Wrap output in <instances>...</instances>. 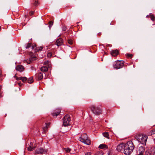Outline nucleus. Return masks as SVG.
<instances>
[{
  "label": "nucleus",
  "instance_id": "nucleus-1",
  "mask_svg": "<svg viewBox=\"0 0 155 155\" xmlns=\"http://www.w3.org/2000/svg\"><path fill=\"white\" fill-rule=\"evenodd\" d=\"M134 146L131 141H130L124 144V153L126 155H130L133 152Z\"/></svg>",
  "mask_w": 155,
  "mask_h": 155
},
{
  "label": "nucleus",
  "instance_id": "nucleus-2",
  "mask_svg": "<svg viewBox=\"0 0 155 155\" xmlns=\"http://www.w3.org/2000/svg\"><path fill=\"white\" fill-rule=\"evenodd\" d=\"M135 138L141 144L145 145L147 140V137L145 135L143 134H137L135 136Z\"/></svg>",
  "mask_w": 155,
  "mask_h": 155
},
{
  "label": "nucleus",
  "instance_id": "nucleus-3",
  "mask_svg": "<svg viewBox=\"0 0 155 155\" xmlns=\"http://www.w3.org/2000/svg\"><path fill=\"white\" fill-rule=\"evenodd\" d=\"M79 140L80 141L88 145L91 144V141L88 138L87 135L86 134H82L79 137Z\"/></svg>",
  "mask_w": 155,
  "mask_h": 155
},
{
  "label": "nucleus",
  "instance_id": "nucleus-4",
  "mask_svg": "<svg viewBox=\"0 0 155 155\" xmlns=\"http://www.w3.org/2000/svg\"><path fill=\"white\" fill-rule=\"evenodd\" d=\"M90 108L92 112L96 115H99L102 114V109L98 106L92 105L90 106Z\"/></svg>",
  "mask_w": 155,
  "mask_h": 155
},
{
  "label": "nucleus",
  "instance_id": "nucleus-5",
  "mask_svg": "<svg viewBox=\"0 0 155 155\" xmlns=\"http://www.w3.org/2000/svg\"><path fill=\"white\" fill-rule=\"evenodd\" d=\"M124 62L122 61H117L115 62L114 65V67L116 69H119L122 68L124 66Z\"/></svg>",
  "mask_w": 155,
  "mask_h": 155
},
{
  "label": "nucleus",
  "instance_id": "nucleus-6",
  "mask_svg": "<svg viewBox=\"0 0 155 155\" xmlns=\"http://www.w3.org/2000/svg\"><path fill=\"white\" fill-rule=\"evenodd\" d=\"M63 124L64 126H66L69 124L71 121V118L69 115H66L63 119Z\"/></svg>",
  "mask_w": 155,
  "mask_h": 155
},
{
  "label": "nucleus",
  "instance_id": "nucleus-7",
  "mask_svg": "<svg viewBox=\"0 0 155 155\" xmlns=\"http://www.w3.org/2000/svg\"><path fill=\"white\" fill-rule=\"evenodd\" d=\"M146 150L145 147L141 146L138 148L137 150V154L138 155H144Z\"/></svg>",
  "mask_w": 155,
  "mask_h": 155
},
{
  "label": "nucleus",
  "instance_id": "nucleus-8",
  "mask_svg": "<svg viewBox=\"0 0 155 155\" xmlns=\"http://www.w3.org/2000/svg\"><path fill=\"white\" fill-rule=\"evenodd\" d=\"M35 143H31L30 145L28 148V150L29 151H32L36 147Z\"/></svg>",
  "mask_w": 155,
  "mask_h": 155
},
{
  "label": "nucleus",
  "instance_id": "nucleus-9",
  "mask_svg": "<svg viewBox=\"0 0 155 155\" xmlns=\"http://www.w3.org/2000/svg\"><path fill=\"white\" fill-rule=\"evenodd\" d=\"M124 143H121L118 145L117 147V149L118 151H121L123 149L124 150Z\"/></svg>",
  "mask_w": 155,
  "mask_h": 155
},
{
  "label": "nucleus",
  "instance_id": "nucleus-10",
  "mask_svg": "<svg viewBox=\"0 0 155 155\" xmlns=\"http://www.w3.org/2000/svg\"><path fill=\"white\" fill-rule=\"evenodd\" d=\"M45 127H42L43 128V133H45L46 131L48 130V128L50 127V123H48V124L45 123Z\"/></svg>",
  "mask_w": 155,
  "mask_h": 155
},
{
  "label": "nucleus",
  "instance_id": "nucleus-11",
  "mask_svg": "<svg viewBox=\"0 0 155 155\" xmlns=\"http://www.w3.org/2000/svg\"><path fill=\"white\" fill-rule=\"evenodd\" d=\"M37 59V58L35 56L32 57L30 58H29L28 59V60L27 61L26 60H24L25 62L27 61V62L28 64H30V62L31 61H34L36 60Z\"/></svg>",
  "mask_w": 155,
  "mask_h": 155
},
{
  "label": "nucleus",
  "instance_id": "nucleus-12",
  "mask_svg": "<svg viewBox=\"0 0 155 155\" xmlns=\"http://www.w3.org/2000/svg\"><path fill=\"white\" fill-rule=\"evenodd\" d=\"M110 53L113 56H117L119 54V51L117 50H112L111 51Z\"/></svg>",
  "mask_w": 155,
  "mask_h": 155
},
{
  "label": "nucleus",
  "instance_id": "nucleus-13",
  "mask_svg": "<svg viewBox=\"0 0 155 155\" xmlns=\"http://www.w3.org/2000/svg\"><path fill=\"white\" fill-rule=\"evenodd\" d=\"M63 43V41L62 39L60 38L58 39L56 42V44L58 46L61 45Z\"/></svg>",
  "mask_w": 155,
  "mask_h": 155
},
{
  "label": "nucleus",
  "instance_id": "nucleus-14",
  "mask_svg": "<svg viewBox=\"0 0 155 155\" xmlns=\"http://www.w3.org/2000/svg\"><path fill=\"white\" fill-rule=\"evenodd\" d=\"M16 70L20 72H21L23 71L24 68V67L22 65H18L16 67Z\"/></svg>",
  "mask_w": 155,
  "mask_h": 155
},
{
  "label": "nucleus",
  "instance_id": "nucleus-15",
  "mask_svg": "<svg viewBox=\"0 0 155 155\" xmlns=\"http://www.w3.org/2000/svg\"><path fill=\"white\" fill-rule=\"evenodd\" d=\"M60 110L59 109H58L56 110L55 112L53 113L52 114L53 116L57 117L60 114Z\"/></svg>",
  "mask_w": 155,
  "mask_h": 155
},
{
  "label": "nucleus",
  "instance_id": "nucleus-16",
  "mask_svg": "<svg viewBox=\"0 0 155 155\" xmlns=\"http://www.w3.org/2000/svg\"><path fill=\"white\" fill-rule=\"evenodd\" d=\"M99 148L101 149H104L108 148L107 145L104 144L100 145L99 147Z\"/></svg>",
  "mask_w": 155,
  "mask_h": 155
},
{
  "label": "nucleus",
  "instance_id": "nucleus-17",
  "mask_svg": "<svg viewBox=\"0 0 155 155\" xmlns=\"http://www.w3.org/2000/svg\"><path fill=\"white\" fill-rule=\"evenodd\" d=\"M17 80H21L22 81H26L27 78L25 77H22L16 78Z\"/></svg>",
  "mask_w": 155,
  "mask_h": 155
},
{
  "label": "nucleus",
  "instance_id": "nucleus-18",
  "mask_svg": "<svg viewBox=\"0 0 155 155\" xmlns=\"http://www.w3.org/2000/svg\"><path fill=\"white\" fill-rule=\"evenodd\" d=\"M41 70L42 71H48V68L46 66L42 67L41 68Z\"/></svg>",
  "mask_w": 155,
  "mask_h": 155
},
{
  "label": "nucleus",
  "instance_id": "nucleus-19",
  "mask_svg": "<svg viewBox=\"0 0 155 155\" xmlns=\"http://www.w3.org/2000/svg\"><path fill=\"white\" fill-rule=\"evenodd\" d=\"M47 152V151L46 150L43 149L42 148H41L39 150V153L42 154L43 153H46Z\"/></svg>",
  "mask_w": 155,
  "mask_h": 155
},
{
  "label": "nucleus",
  "instance_id": "nucleus-20",
  "mask_svg": "<svg viewBox=\"0 0 155 155\" xmlns=\"http://www.w3.org/2000/svg\"><path fill=\"white\" fill-rule=\"evenodd\" d=\"M103 135L107 139H109V136L108 132L104 133H103Z\"/></svg>",
  "mask_w": 155,
  "mask_h": 155
},
{
  "label": "nucleus",
  "instance_id": "nucleus-21",
  "mask_svg": "<svg viewBox=\"0 0 155 155\" xmlns=\"http://www.w3.org/2000/svg\"><path fill=\"white\" fill-rule=\"evenodd\" d=\"M147 17L150 18L152 21H154L155 19V17L154 15L152 14H150L149 15L147 16Z\"/></svg>",
  "mask_w": 155,
  "mask_h": 155
},
{
  "label": "nucleus",
  "instance_id": "nucleus-22",
  "mask_svg": "<svg viewBox=\"0 0 155 155\" xmlns=\"http://www.w3.org/2000/svg\"><path fill=\"white\" fill-rule=\"evenodd\" d=\"M145 155H153L152 153L148 150H146L145 151Z\"/></svg>",
  "mask_w": 155,
  "mask_h": 155
},
{
  "label": "nucleus",
  "instance_id": "nucleus-23",
  "mask_svg": "<svg viewBox=\"0 0 155 155\" xmlns=\"http://www.w3.org/2000/svg\"><path fill=\"white\" fill-rule=\"evenodd\" d=\"M33 82V78L31 77L29 78L28 80V82L29 84H31Z\"/></svg>",
  "mask_w": 155,
  "mask_h": 155
},
{
  "label": "nucleus",
  "instance_id": "nucleus-24",
  "mask_svg": "<svg viewBox=\"0 0 155 155\" xmlns=\"http://www.w3.org/2000/svg\"><path fill=\"white\" fill-rule=\"evenodd\" d=\"M53 22L52 21H49L48 24L49 25V28H51V26L53 25Z\"/></svg>",
  "mask_w": 155,
  "mask_h": 155
},
{
  "label": "nucleus",
  "instance_id": "nucleus-25",
  "mask_svg": "<svg viewBox=\"0 0 155 155\" xmlns=\"http://www.w3.org/2000/svg\"><path fill=\"white\" fill-rule=\"evenodd\" d=\"M126 55L127 57L130 58H132L133 56L132 54L130 53H127L126 54Z\"/></svg>",
  "mask_w": 155,
  "mask_h": 155
},
{
  "label": "nucleus",
  "instance_id": "nucleus-26",
  "mask_svg": "<svg viewBox=\"0 0 155 155\" xmlns=\"http://www.w3.org/2000/svg\"><path fill=\"white\" fill-rule=\"evenodd\" d=\"M68 43L70 45H72L73 43V41L71 39H68Z\"/></svg>",
  "mask_w": 155,
  "mask_h": 155
},
{
  "label": "nucleus",
  "instance_id": "nucleus-27",
  "mask_svg": "<svg viewBox=\"0 0 155 155\" xmlns=\"http://www.w3.org/2000/svg\"><path fill=\"white\" fill-rule=\"evenodd\" d=\"M43 78V74L42 73L39 72V80L42 79Z\"/></svg>",
  "mask_w": 155,
  "mask_h": 155
},
{
  "label": "nucleus",
  "instance_id": "nucleus-28",
  "mask_svg": "<svg viewBox=\"0 0 155 155\" xmlns=\"http://www.w3.org/2000/svg\"><path fill=\"white\" fill-rule=\"evenodd\" d=\"M50 61H46L44 62V64L48 65L49 64Z\"/></svg>",
  "mask_w": 155,
  "mask_h": 155
},
{
  "label": "nucleus",
  "instance_id": "nucleus-29",
  "mask_svg": "<svg viewBox=\"0 0 155 155\" xmlns=\"http://www.w3.org/2000/svg\"><path fill=\"white\" fill-rule=\"evenodd\" d=\"M52 55V53L51 52H49L47 54V57L48 58H50L51 57V56Z\"/></svg>",
  "mask_w": 155,
  "mask_h": 155
},
{
  "label": "nucleus",
  "instance_id": "nucleus-30",
  "mask_svg": "<svg viewBox=\"0 0 155 155\" xmlns=\"http://www.w3.org/2000/svg\"><path fill=\"white\" fill-rule=\"evenodd\" d=\"M65 150L67 152H69L71 150V149L69 148H65Z\"/></svg>",
  "mask_w": 155,
  "mask_h": 155
},
{
  "label": "nucleus",
  "instance_id": "nucleus-31",
  "mask_svg": "<svg viewBox=\"0 0 155 155\" xmlns=\"http://www.w3.org/2000/svg\"><path fill=\"white\" fill-rule=\"evenodd\" d=\"M85 155H91V152H87L85 153Z\"/></svg>",
  "mask_w": 155,
  "mask_h": 155
},
{
  "label": "nucleus",
  "instance_id": "nucleus-32",
  "mask_svg": "<svg viewBox=\"0 0 155 155\" xmlns=\"http://www.w3.org/2000/svg\"><path fill=\"white\" fill-rule=\"evenodd\" d=\"M31 46V45L30 43H28L26 47V48H28Z\"/></svg>",
  "mask_w": 155,
  "mask_h": 155
},
{
  "label": "nucleus",
  "instance_id": "nucleus-33",
  "mask_svg": "<svg viewBox=\"0 0 155 155\" xmlns=\"http://www.w3.org/2000/svg\"><path fill=\"white\" fill-rule=\"evenodd\" d=\"M95 155H102V154L101 152H97Z\"/></svg>",
  "mask_w": 155,
  "mask_h": 155
},
{
  "label": "nucleus",
  "instance_id": "nucleus-34",
  "mask_svg": "<svg viewBox=\"0 0 155 155\" xmlns=\"http://www.w3.org/2000/svg\"><path fill=\"white\" fill-rule=\"evenodd\" d=\"M66 29H67V28H66V26H63L62 27V30L63 31H66Z\"/></svg>",
  "mask_w": 155,
  "mask_h": 155
},
{
  "label": "nucleus",
  "instance_id": "nucleus-35",
  "mask_svg": "<svg viewBox=\"0 0 155 155\" xmlns=\"http://www.w3.org/2000/svg\"><path fill=\"white\" fill-rule=\"evenodd\" d=\"M155 134V129L152 130L151 132V134Z\"/></svg>",
  "mask_w": 155,
  "mask_h": 155
},
{
  "label": "nucleus",
  "instance_id": "nucleus-36",
  "mask_svg": "<svg viewBox=\"0 0 155 155\" xmlns=\"http://www.w3.org/2000/svg\"><path fill=\"white\" fill-rule=\"evenodd\" d=\"M38 1H35V2L34 3V4L35 5L38 6Z\"/></svg>",
  "mask_w": 155,
  "mask_h": 155
},
{
  "label": "nucleus",
  "instance_id": "nucleus-37",
  "mask_svg": "<svg viewBox=\"0 0 155 155\" xmlns=\"http://www.w3.org/2000/svg\"><path fill=\"white\" fill-rule=\"evenodd\" d=\"M43 48L42 46L39 47V51L41 50Z\"/></svg>",
  "mask_w": 155,
  "mask_h": 155
},
{
  "label": "nucleus",
  "instance_id": "nucleus-38",
  "mask_svg": "<svg viewBox=\"0 0 155 155\" xmlns=\"http://www.w3.org/2000/svg\"><path fill=\"white\" fill-rule=\"evenodd\" d=\"M98 35L99 36L101 35V32H99L98 34Z\"/></svg>",
  "mask_w": 155,
  "mask_h": 155
},
{
  "label": "nucleus",
  "instance_id": "nucleus-39",
  "mask_svg": "<svg viewBox=\"0 0 155 155\" xmlns=\"http://www.w3.org/2000/svg\"><path fill=\"white\" fill-rule=\"evenodd\" d=\"M18 84H19L20 86H21L22 84L21 83H18Z\"/></svg>",
  "mask_w": 155,
  "mask_h": 155
},
{
  "label": "nucleus",
  "instance_id": "nucleus-40",
  "mask_svg": "<svg viewBox=\"0 0 155 155\" xmlns=\"http://www.w3.org/2000/svg\"><path fill=\"white\" fill-rule=\"evenodd\" d=\"M32 49H33L34 48V46H31Z\"/></svg>",
  "mask_w": 155,
  "mask_h": 155
},
{
  "label": "nucleus",
  "instance_id": "nucleus-41",
  "mask_svg": "<svg viewBox=\"0 0 155 155\" xmlns=\"http://www.w3.org/2000/svg\"><path fill=\"white\" fill-rule=\"evenodd\" d=\"M30 14H31V15H32V14H33V12H30Z\"/></svg>",
  "mask_w": 155,
  "mask_h": 155
},
{
  "label": "nucleus",
  "instance_id": "nucleus-42",
  "mask_svg": "<svg viewBox=\"0 0 155 155\" xmlns=\"http://www.w3.org/2000/svg\"><path fill=\"white\" fill-rule=\"evenodd\" d=\"M36 153H38V152H36Z\"/></svg>",
  "mask_w": 155,
  "mask_h": 155
}]
</instances>
